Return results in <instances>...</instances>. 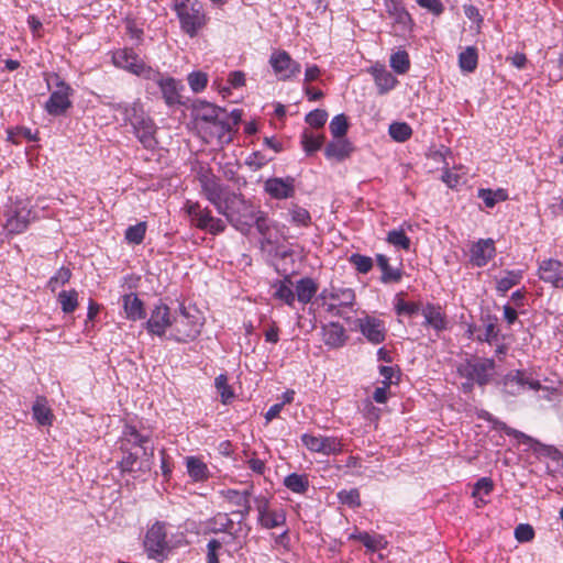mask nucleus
<instances>
[{"label":"nucleus","mask_w":563,"mask_h":563,"mask_svg":"<svg viewBox=\"0 0 563 563\" xmlns=\"http://www.w3.org/2000/svg\"><path fill=\"white\" fill-rule=\"evenodd\" d=\"M265 191L274 199H287L295 195V179L292 177L268 178L264 184Z\"/></svg>","instance_id":"nucleus-17"},{"label":"nucleus","mask_w":563,"mask_h":563,"mask_svg":"<svg viewBox=\"0 0 563 563\" xmlns=\"http://www.w3.org/2000/svg\"><path fill=\"white\" fill-rule=\"evenodd\" d=\"M305 120L311 128L319 129L325 124L328 120V112L323 109H316L310 111L306 115Z\"/></svg>","instance_id":"nucleus-57"},{"label":"nucleus","mask_w":563,"mask_h":563,"mask_svg":"<svg viewBox=\"0 0 563 563\" xmlns=\"http://www.w3.org/2000/svg\"><path fill=\"white\" fill-rule=\"evenodd\" d=\"M134 135L146 150H154L158 142L156 140V124L150 115H146L133 125Z\"/></svg>","instance_id":"nucleus-16"},{"label":"nucleus","mask_w":563,"mask_h":563,"mask_svg":"<svg viewBox=\"0 0 563 563\" xmlns=\"http://www.w3.org/2000/svg\"><path fill=\"white\" fill-rule=\"evenodd\" d=\"M157 87L159 88L162 97L168 107L183 104L180 92L184 89V86L179 80L165 76L161 79Z\"/></svg>","instance_id":"nucleus-21"},{"label":"nucleus","mask_w":563,"mask_h":563,"mask_svg":"<svg viewBox=\"0 0 563 563\" xmlns=\"http://www.w3.org/2000/svg\"><path fill=\"white\" fill-rule=\"evenodd\" d=\"M140 449L146 462L154 457V446L151 444V432H142L132 424H125L119 439V450Z\"/></svg>","instance_id":"nucleus-6"},{"label":"nucleus","mask_w":563,"mask_h":563,"mask_svg":"<svg viewBox=\"0 0 563 563\" xmlns=\"http://www.w3.org/2000/svg\"><path fill=\"white\" fill-rule=\"evenodd\" d=\"M123 308L126 318L130 320H141L146 316L143 301L135 294H128L123 296Z\"/></svg>","instance_id":"nucleus-28"},{"label":"nucleus","mask_w":563,"mask_h":563,"mask_svg":"<svg viewBox=\"0 0 563 563\" xmlns=\"http://www.w3.org/2000/svg\"><path fill=\"white\" fill-rule=\"evenodd\" d=\"M33 417L41 426H49L53 421L52 410L46 406L44 398H37L33 405Z\"/></svg>","instance_id":"nucleus-41"},{"label":"nucleus","mask_w":563,"mask_h":563,"mask_svg":"<svg viewBox=\"0 0 563 563\" xmlns=\"http://www.w3.org/2000/svg\"><path fill=\"white\" fill-rule=\"evenodd\" d=\"M470 252L473 265L485 266L495 255V243L492 239H481L472 245Z\"/></svg>","instance_id":"nucleus-22"},{"label":"nucleus","mask_w":563,"mask_h":563,"mask_svg":"<svg viewBox=\"0 0 563 563\" xmlns=\"http://www.w3.org/2000/svg\"><path fill=\"white\" fill-rule=\"evenodd\" d=\"M422 308L419 302L406 301L401 298H397L395 303V311L398 316L413 317L421 312Z\"/></svg>","instance_id":"nucleus-44"},{"label":"nucleus","mask_w":563,"mask_h":563,"mask_svg":"<svg viewBox=\"0 0 563 563\" xmlns=\"http://www.w3.org/2000/svg\"><path fill=\"white\" fill-rule=\"evenodd\" d=\"M478 54L475 46H467L459 54V66L464 73H473L477 68Z\"/></svg>","instance_id":"nucleus-33"},{"label":"nucleus","mask_w":563,"mask_h":563,"mask_svg":"<svg viewBox=\"0 0 563 563\" xmlns=\"http://www.w3.org/2000/svg\"><path fill=\"white\" fill-rule=\"evenodd\" d=\"M324 143L322 134H314L309 130H305L301 134V145L307 155H311L321 148Z\"/></svg>","instance_id":"nucleus-37"},{"label":"nucleus","mask_w":563,"mask_h":563,"mask_svg":"<svg viewBox=\"0 0 563 563\" xmlns=\"http://www.w3.org/2000/svg\"><path fill=\"white\" fill-rule=\"evenodd\" d=\"M302 444L311 452L322 454H336L342 451L341 440L334 437H316L305 433L301 435Z\"/></svg>","instance_id":"nucleus-13"},{"label":"nucleus","mask_w":563,"mask_h":563,"mask_svg":"<svg viewBox=\"0 0 563 563\" xmlns=\"http://www.w3.org/2000/svg\"><path fill=\"white\" fill-rule=\"evenodd\" d=\"M389 135L393 140L397 142H405L407 141L411 134L412 130L409 124L405 122H394L389 125Z\"/></svg>","instance_id":"nucleus-46"},{"label":"nucleus","mask_w":563,"mask_h":563,"mask_svg":"<svg viewBox=\"0 0 563 563\" xmlns=\"http://www.w3.org/2000/svg\"><path fill=\"white\" fill-rule=\"evenodd\" d=\"M175 9L181 30L190 37L196 36L207 22L202 3L198 0H177Z\"/></svg>","instance_id":"nucleus-2"},{"label":"nucleus","mask_w":563,"mask_h":563,"mask_svg":"<svg viewBox=\"0 0 563 563\" xmlns=\"http://www.w3.org/2000/svg\"><path fill=\"white\" fill-rule=\"evenodd\" d=\"M253 225L256 227V229L261 235L265 236L269 232V229H271V223L267 218V214L264 211L258 209L256 211V216L254 218Z\"/></svg>","instance_id":"nucleus-62"},{"label":"nucleus","mask_w":563,"mask_h":563,"mask_svg":"<svg viewBox=\"0 0 563 563\" xmlns=\"http://www.w3.org/2000/svg\"><path fill=\"white\" fill-rule=\"evenodd\" d=\"M521 277H522V273L520 271L507 272L506 275L503 276L497 282V290L503 294L507 292L511 287H514L520 283Z\"/></svg>","instance_id":"nucleus-47"},{"label":"nucleus","mask_w":563,"mask_h":563,"mask_svg":"<svg viewBox=\"0 0 563 563\" xmlns=\"http://www.w3.org/2000/svg\"><path fill=\"white\" fill-rule=\"evenodd\" d=\"M257 510V522L264 529H274L286 525V511L283 508L273 509L271 501L265 496L254 498Z\"/></svg>","instance_id":"nucleus-9"},{"label":"nucleus","mask_w":563,"mask_h":563,"mask_svg":"<svg viewBox=\"0 0 563 563\" xmlns=\"http://www.w3.org/2000/svg\"><path fill=\"white\" fill-rule=\"evenodd\" d=\"M122 459L118 462V466L122 473H146L151 471L152 461L146 462L143 453L140 455L137 451H121Z\"/></svg>","instance_id":"nucleus-18"},{"label":"nucleus","mask_w":563,"mask_h":563,"mask_svg":"<svg viewBox=\"0 0 563 563\" xmlns=\"http://www.w3.org/2000/svg\"><path fill=\"white\" fill-rule=\"evenodd\" d=\"M187 471L189 476L196 481L201 482L208 478V467L207 465L195 456L187 457Z\"/></svg>","instance_id":"nucleus-40"},{"label":"nucleus","mask_w":563,"mask_h":563,"mask_svg":"<svg viewBox=\"0 0 563 563\" xmlns=\"http://www.w3.org/2000/svg\"><path fill=\"white\" fill-rule=\"evenodd\" d=\"M29 211L21 210L15 211L12 216L7 219L5 229L11 234H19L26 230L29 225Z\"/></svg>","instance_id":"nucleus-34"},{"label":"nucleus","mask_w":563,"mask_h":563,"mask_svg":"<svg viewBox=\"0 0 563 563\" xmlns=\"http://www.w3.org/2000/svg\"><path fill=\"white\" fill-rule=\"evenodd\" d=\"M222 543L217 539H211L207 544V563H219L218 551Z\"/></svg>","instance_id":"nucleus-64"},{"label":"nucleus","mask_w":563,"mask_h":563,"mask_svg":"<svg viewBox=\"0 0 563 563\" xmlns=\"http://www.w3.org/2000/svg\"><path fill=\"white\" fill-rule=\"evenodd\" d=\"M112 108L117 111L122 112L124 115V121L129 122L131 125L136 123V121L142 120L147 114L145 113L142 103L137 100L134 101L132 104L126 103H115L112 106Z\"/></svg>","instance_id":"nucleus-29"},{"label":"nucleus","mask_w":563,"mask_h":563,"mask_svg":"<svg viewBox=\"0 0 563 563\" xmlns=\"http://www.w3.org/2000/svg\"><path fill=\"white\" fill-rule=\"evenodd\" d=\"M377 266L382 271L380 282L384 284L398 283L401 280L402 272L389 265V258L384 254L376 255Z\"/></svg>","instance_id":"nucleus-30"},{"label":"nucleus","mask_w":563,"mask_h":563,"mask_svg":"<svg viewBox=\"0 0 563 563\" xmlns=\"http://www.w3.org/2000/svg\"><path fill=\"white\" fill-rule=\"evenodd\" d=\"M322 297H329L333 301H336L339 306L350 307L355 300L354 290L344 287H332L330 291L323 290Z\"/></svg>","instance_id":"nucleus-32"},{"label":"nucleus","mask_w":563,"mask_h":563,"mask_svg":"<svg viewBox=\"0 0 563 563\" xmlns=\"http://www.w3.org/2000/svg\"><path fill=\"white\" fill-rule=\"evenodd\" d=\"M386 11L394 16L397 23L407 24L411 21L409 13L402 5L401 0H385Z\"/></svg>","instance_id":"nucleus-39"},{"label":"nucleus","mask_w":563,"mask_h":563,"mask_svg":"<svg viewBox=\"0 0 563 563\" xmlns=\"http://www.w3.org/2000/svg\"><path fill=\"white\" fill-rule=\"evenodd\" d=\"M275 292L274 297L282 300L288 306H292L296 299L295 291L292 290L291 280L287 277L284 280H279L274 285Z\"/></svg>","instance_id":"nucleus-36"},{"label":"nucleus","mask_w":563,"mask_h":563,"mask_svg":"<svg viewBox=\"0 0 563 563\" xmlns=\"http://www.w3.org/2000/svg\"><path fill=\"white\" fill-rule=\"evenodd\" d=\"M353 151L354 147L352 143L345 137H340L327 144L324 155L328 159L342 162L347 158Z\"/></svg>","instance_id":"nucleus-26"},{"label":"nucleus","mask_w":563,"mask_h":563,"mask_svg":"<svg viewBox=\"0 0 563 563\" xmlns=\"http://www.w3.org/2000/svg\"><path fill=\"white\" fill-rule=\"evenodd\" d=\"M70 87L64 81L57 84V90L53 91L45 103V109L51 115H60L71 107L69 100Z\"/></svg>","instance_id":"nucleus-14"},{"label":"nucleus","mask_w":563,"mask_h":563,"mask_svg":"<svg viewBox=\"0 0 563 563\" xmlns=\"http://www.w3.org/2000/svg\"><path fill=\"white\" fill-rule=\"evenodd\" d=\"M494 428L505 432L507 435L518 439L519 441H521L525 444H531V443L536 442L534 439L531 438L530 435L507 426L504 421L495 420Z\"/></svg>","instance_id":"nucleus-48"},{"label":"nucleus","mask_w":563,"mask_h":563,"mask_svg":"<svg viewBox=\"0 0 563 563\" xmlns=\"http://www.w3.org/2000/svg\"><path fill=\"white\" fill-rule=\"evenodd\" d=\"M390 67L397 74H405L410 67V60L406 51H398L390 56Z\"/></svg>","instance_id":"nucleus-45"},{"label":"nucleus","mask_w":563,"mask_h":563,"mask_svg":"<svg viewBox=\"0 0 563 563\" xmlns=\"http://www.w3.org/2000/svg\"><path fill=\"white\" fill-rule=\"evenodd\" d=\"M323 342L331 349H338L345 344L347 335L345 329L339 322H330L322 328Z\"/></svg>","instance_id":"nucleus-25"},{"label":"nucleus","mask_w":563,"mask_h":563,"mask_svg":"<svg viewBox=\"0 0 563 563\" xmlns=\"http://www.w3.org/2000/svg\"><path fill=\"white\" fill-rule=\"evenodd\" d=\"M539 390L541 384L539 380L529 378L522 371L509 372L503 379V391L507 396H519L526 388Z\"/></svg>","instance_id":"nucleus-10"},{"label":"nucleus","mask_w":563,"mask_h":563,"mask_svg":"<svg viewBox=\"0 0 563 563\" xmlns=\"http://www.w3.org/2000/svg\"><path fill=\"white\" fill-rule=\"evenodd\" d=\"M71 277L70 269L66 267H60L54 276L51 277L48 285L51 289L54 291L58 286H63L69 282Z\"/></svg>","instance_id":"nucleus-59"},{"label":"nucleus","mask_w":563,"mask_h":563,"mask_svg":"<svg viewBox=\"0 0 563 563\" xmlns=\"http://www.w3.org/2000/svg\"><path fill=\"white\" fill-rule=\"evenodd\" d=\"M144 548L150 559L163 562L169 550L165 523L155 522L146 532Z\"/></svg>","instance_id":"nucleus-8"},{"label":"nucleus","mask_w":563,"mask_h":563,"mask_svg":"<svg viewBox=\"0 0 563 563\" xmlns=\"http://www.w3.org/2000/svg\"><path fill=\"white\" fill-rule=\"evenodd\" d=\"M351 539H356L360 542L363 543L364 547L367 548V550L374 552L378 550L379 547V540L376 537L371 536L367 532H360L357 534H352Z\"/></svg>","instance_id":"nucleus-60"},{"label":"nucleus","mask_w":563,"mask_h":563,"mask_svg":"<svg viewBox=\"0 0 563 563\" xmlns=\"http://www.w3.org/2000/svg\"><path fill=\"white\" fill-rule=\"evenodd\" d=\"M387 242L395 247L408 251L410 249V239L406 235L404 230H391L387 233Z\"/></svg>","instance_id":"nucleus-50"},{"label":"nucleus","mask_w":563,"mask_h":563,"mask_svg":"<svg viewBox=\"0 0 563 563\" xmlns=\"http://www.w3.org/2000/svg\"><path fill=\"white\" fill-rule=\"evenodd\" d=\"M269 64L280 80L296 77L300 70V64L291 58L286 51H276L271 55Z\"/></svg>","instance_id":"nucleus-11"},{"label":"nucleus","mask_w":563,"mask_h":563,"mask_svg":"<svg viewBox=\"0 0 563 563\" xmlns=\"http://www.w3.org/2000/svg\"><path fill=\"white\" fill-rule=\"evenodd\" d=\"M173 325L169 316V308L164 305H157L151 312L150 319L146 321V330L154 335L162 336L165 334L166 329Z\"/></svg>","instance_id":"nucleus-15"},{"label":"nucleus","mask_w":563,"mask_h":563,"mask_svg":"<svg viewBox=\"0 0 563 563\" xmlns=\"http://www.w3.org/2000/svg\"><path fill=\"white\" fill-rule=\"evenodd\" d=\"M478 197L483 199L484 203L488 208H493L497 202L505 201L507 194L503 189L493 191L492 189H481Z\"/></svg>","instance_id":"nucleus-51"},{"label":"nucleus","mask_w":563,"mask_h":563,"mask_svg":"<svg viewBox=\"0 0 563 563\" xmlns=\"http://www.w3.org/2000/svg\"><path fill=\"white\" fill-rule=\"evenodd\" d=\"M361 333L372 344H380L385 341L387 329L385 322L372 316H365L356 320Z\"/></svg>","instance_id":"nucleus-12"},{"label":"nucleus","mask_w":563,"mask_h":563,"mask_svg":"<svg viewBox=\"0 0 563 563\" xmlns=\"http://www.w3.org/2000/svg\"><path fill=\"white\" fill-rule=\"evenodd\" d=\"M112 60L115 66L123 68L134 75L142 70L143 60L132 48H123L114 52Z\"/></svg>","instance_id":"nucleus-24"},{"label":"nucleus","mask_w":563,"mask_h":563,"mask_svg":"<svg viewBox=\"0 0 563 563\" xmlns=\"http://www.w3.org/2000/svg\"><path fill=\"white\" fill-rule=\"evenodd\" d=\"M457 373L467 380L476 382L479 386L490 383L496 374V364L493 358L472 357L457 366Z\"/></svg>","instance_id":"nucleus-4"},{"label":"nucleus","mask_w":563,"mask_h":563,"mask_svg":"<svg viewBox=\"0 0 563 563\" xmlns=\"http://www.w3.org/2000/svg\"><path fill=\"white\" fill-rule=\"evenodd\" d=\"M296 297L299 302L306 305L311 301L318 291V284L310 277H305L296 283Z\"/></svg>","instance_id":"nucleus-31"},{"label":"nucleus","mask_w":563,"mask_h":563,"mask_svg":"<svg viewBox=\"0 0 563 563\" xmlns=\"http://www.w3.org/2000/svg\"><path fill=\"white\" fill-rule=\"evenodd\" d=\"M494 488V483L489 477L479 478L473 488L472 496L474 498H478V496H488Z\"/></svg>","instance_id":"nucleus-58"},{"label":"nucleus","mask_w":563,"mask_h":563,"mask_svg":"<svg viewBox=\"0 0 563 563\" xmlns=\"http://www.w3.org/2000/svg\"><path fill=\"white\" fill-rule=\"evenodd\" d=\"M57 300L64 313H73L78 307V292L75 289L63 290L58 294Z\"/></svg>","instance_id":"nucleus-42"},{"label":"nucleus","mask_w":563,"mask_h":563,"mask_svg":"<svg viewBox=\"0 0 563 563\" xmlns=\"http://www.w3.org/2000/svg\"><path fill=\"white\" fill-rule=\"evenodd\" d=\"M200 131H202L206 136L212 139L216 137L220 145H225L232 142L233 140V128L228 119H224L223 115L220 117L217 121L212 122L208 126H200Z\"/></svg>","instance_id":"nucleus-19"},{"label":"nucleus","mask_w":563,"mask_h":563,"mask_svg":"<svg viewBox=\"0 0 563 563\" xmlns=\"http://www.w3.org/2000/svg\"><path fill=\"white\" fill-rule=\"evenodd\" d=\"M515 538L519 542H529L534 538V530L528 523H520L515 529Z\"/></svg>","instance_id":"nucleus-61"},{"label":"nucleus","mask_w":563,"mask_h":563,"mask_svg":"<svg viewBox=\"0 0 563 563\" xmlns=\"http://www.w3.org/2000/svg\"><path fill=\"white\" fill-rule=\"evenodd\" d=\"M146 232L145 222H140L135 225H131L125 231V239L128 242L133 244H140L143 242Z\"/></svg>","instance_id":"nucleus-53"},{"label":"nucleus","mask_w":563,"mask_h":563,"mask_svg":"<svg viewBox=\"0 0 563 563\" xmlns=\"http://www.w3.org/2000/svg\"><path fill=\"white\" fill-rule=\"evenodd\" d=\"M214 386L221 396L222 404H228L234 397V393L231 386L228 384L227 375H218L214 379Z\"/></svg>","instance_id":"nucleus-52"},{"label":"nucleus","mask_w":563,"mask_h":563,"mask_svg":"<svg viewBox=\"0 0 563 563\" xmlns=\"http://www.w3.org/2000/svg\"><path fill=\"white\" fill-rule=\"evenodd\" d=\"M329 129L334 139L344 137L349 130L347 117L344 113L336 114L332 118Z\"/></svg>","instance_id":"nucleus-43"},{"label":"nucleus","mask_w":563,"mask_h":563,"mask_svg":"<svg viewBox=\"0 0 563 563\" xmlns=\"http://www.w3.org/2000/svg\"><path fill=\"white\" fill-rule=\"evenodd\" d=\"M349 261L361 274H367L373 268V260L369 256L354 253Z\"/></svg>","instance_id":"nucleus-54"},{"label":"nucleus","mask_w":563,"mask_h":563,"mask_svg":"<svg viewBox=\"0 0 563 563\" xmlns=\"http://www.w3.org/2000/svg\"><path fill=\"white\" fill-rule=\"evenodd\" d=\"M256 208L252 202L247 201L241 194L232 192L228 195L219 214L225 217L227 221L243 234H247L254 223Z\"/></svg>","instance_id":"nucleus-1"},{"label":"nucleus","mask_w":563,"mask_h":563,"mask_svg":"<svg viewBox=\"0 0 563 563\" xmlns=\"http://www.w3.org/2000/svg\"><path fill=\"white\" fill-rule=\"evenodd\" d=\"M184 209L191 218V222L197 229L207 231L212 235L225 231V222L220 218H214L211 210L207 207L202 208L199 202L187 200Z\"/></svg>","instance_id":"nucleus-5"},{"label":"nucleus","mask_w":563,"mask_h":563,"mask_svg":"<svg viewBox=\"0 0 563 563\" xmlns=\"http://www.w3.org/2000/svg\"><path fill=\"white\" fill-rule=\"evenodd\" d=\"M284 485L296 494H305L309 488V479L307 475L291 473L284 479Z\"/></svg>","instance_id":"nucleus-38"},{"label":"nucleus","mask_w":563,"mask_h":563,"mask_svg":"<svg viewBox=\"0 0 563 563\" xmlns=\"http://www.w3.org/2000/svg\"><path fill=\"white\" fill-rule=\"evenodd\" d=\"M187 79L194 92L202 91L208 84V76L202 71H192L188 75Z\"/></svg>","instance_id":"nucleus-56"},{"label":"nucleus","mask_w":563,"mask_h":563,"mask_svg":"<svg viewBox=\"0 0 563 563\" xmlns=\"http://www.w3.org/2000/svg\"><path fill=\"white\" fill-rule=\"evenodd\" d=\"M135 75L142 76L144 79L151 80L156 85H158L161 79L165 77V75H163L158 70L153 69L150 66H146L144 62L142 63V70L136 73Z\"/></svg>","instance_id":"nucleus-63"},{"label":"nucleus","mask_w":563,"mask_h":563,"mask_svg":"<svg viewBox=\"0 0 563 563\" xmlns=\"http://www.w3.org/2000/svg\"><path fill=\"white\" fill-rule=\"evenodd\" d=\"M290 220L296 225L308 227L311 222L309 211L298 205H292L289 208Z\"/></svg>","instance_id":"nucleus-49"},{"label":"nucleus","mask_w":563,"mask_h":563,"mask_svg":"<svg viewBox=\"0 0 563 563\" xmlns=\"http://www.w3.org/2000/svg\"><path fill=\"white\" fill-rule=\"evenodd\" d=\"M192 112L195 120L200 128L202 123L208 126L212 122L217 121L225 113V110L207 101L198 100L194 104Z\"/></svg>","instance_id":"nucleus-20"},{"label":"nucleus","mask_w":563,"mask_h":563,"mask_svg":"<svg viewBox=\"0 0 563 563\" xmlns=\"http://www.w3.org/2000/svg\"><path fill=\"white\" fill-rule=\"evenodd\" d=\"M201 327L199 317L190 314L184 306H180L179 313L173 319V336L177 342L192 341L200 334Z\"/></svg>","instance_id":"nucleus-7"},{"label":"nucleus","mask_w":563,"mask_h":563,"mask_svg":"<svg viewBox=\"0 0 563 563\" xmlns=\"http://www.w3.org/2000/svg\"><path fill=\"white\" fill-rule=\"evenodd\" d=\"M338 498L341 504L346 505L351 508H356L361 506V496L358 489L356 488L350 490L343 489L339 492Z\"/></svg>","instance_id":"nucleus-55"},{"label":"nucleus","mask_w":563,"mask_h":563,"mask_svg":"<svg viewBox=\"0 0 563 563\" xmlns=\"http://www.w3.org/2000/svg\"><path fill=\"white\" fill-rule=\"evenodd\" d=\"M539 277L554 287L561 288L563 284V264L553 258L544 260L539 266Z\"/></svg>","instance_id":"nucleus-23"},{"label":"nucleus","mask_w":563,"mask_h":563,"mask_svg":"<svg viewBox=\"0 0 563 563\" xmlns=\"http://www.w3.org/2000/svg\"><path fill=\"white\" fill-rule=\"evenodd\" d=\"M373 76L380 95L386 93L387 91L393 89L395 84L397 82L393 74L386 70L385 68H374Z\"/></svg>","instance_id":"nucleus-35"},{"label":"nucleus","mask_w":563,"mask_h":563,"mask_svg":"<svg viewBox=\"0 0 563 563\" xmlns=\"http://www.w3.org/2000/svg\"><path fill=\"white\" fill-rule=\"evenodd\" d=\"M197 179L203 197L217 211L221 210L227 196L231 195L233 191L229 190V187L225 186L209 167H200L197 173Z\"/></svg>","instance_id":"nucleus-3"},{"label":"nucleus","mask_w":563,"mask_h":563,"mask_svg":"<svg viewBox=\"0 0 563 563\" xmlns=\"http://www.w3.org/2000/svg\"><path fill=\"white\" fill-rule=\"evenodd\" d=\"M424 317V324L433 328L437 331H442L446 328V319L440 306L428 303L421 310Z\"/></svg>","instance_id":"nucleus-27"}]
</instances>
